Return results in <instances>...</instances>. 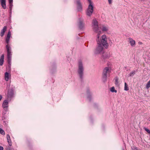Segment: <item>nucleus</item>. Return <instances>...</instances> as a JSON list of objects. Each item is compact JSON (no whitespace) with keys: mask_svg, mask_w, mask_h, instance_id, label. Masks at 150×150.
<instances>
[{"mask_svg":"<svg viewBox=\"0 0 150 150\" xmlns=\"http://www.w3.org/2000/svg\"><path fill=\"white\" fill-rule=\"evenodd\" d=\"M92 27L93 30L96 34L102 32L98 26V22L96 19H93L92 20Z\"/></svg>","mask_w":150,"mask_h":150,"instance_id":"f03ea898","label":"nucleus"},{"mask_svg":"<svg viewBox=\"0 0 150 150\" xmlns=\"http://www.w3.org/2000/svg\"><path fill=\"white\" fill-rule=\"evenodd\" d=\"M7 142L8 143L9 146H11L12 145V143L11 141V139L9 135L8 134L7 135Z\"/></svg>","mask_w":150,"mask_h":150,"instance_id":"2eb2a0df","label":"nucleus"},{"mask_svg":"<svg viewBox=\"0 0 150 150\" xmlns=\"http://www.w3.org/2000/svg\"><path fill=\"white\" fill-rule=\"evenodd\" d=\"M102 56V58L103 59H108L110 57V52H106L103 53Z\"/></svg>","mask_w":150,"mask_h":150,"instance_id":"6e6552de","label":"nucleus"},{"mask_svg":"<svg viewBox=\"0 0 150 150\" xmlns=\"http://www.w3.org/2000/svg\"><path fill=\"white\" fill-rule=\"evenodd\" d=\"M83 21L82 20L80 19L79 20V27L81 29L83 28L84 26V24L83 23Z\"/></svg>","mask_w":150,"mask_h":150,"instance_id":"ddd939ff","label":"nucleus"},{"mask_svg":"<svg viewBox=\"0 0 150 150\" xmlns=\"http://www.w3.org/2000/svg\"><path fill=\"white\" fill-rule=\"evenodd\" d=\"M115 85H116L117 86H119V81H118V79L117 78H115Z\"/></svg>","mask_w":150,"mask_h":150,"instance_id":"b1692460","label":"nucleus"},{"mask_svg":"<svg viewBox=\"0 0 150 150\" xmlns=\"http://www.w3.org/2000/svg\"><path fill=\"white\" fill-rule=\"evenodd\" d=\"M111 70V68L108 67H105L103 70L102 79L104 82H105L106 81L108 76Z\"/></svg>","mask_w":150,"mask_h":150,"instance_id":"7ed1b4c3","label":"nucleus"},{"mask_svg":"<svg viewBox=\"0 0 150 150\" xmlns=\"http://www.w3.org/2000/svg\"><path fill=\"white\" fill-rule=\"evenodd\" d=\"M7 58H11L12 54L11 51L7 52Z\"/></svg>","mask_w":150,"mask_h":150,"instance_id":"6ab92c4d","label":"nucleus"},{"mask_svg":"<svg viewBox=\"0 0 150 150\" xmlns=\"http://www.w3.org/2000/svg\"><path fill=\"white\" fill-rule=\"evenodd\" d=\"M2 107L6 111H7L8 107V102L7 100H5L2 105Z\"/></svg>","mask_w":150,"mask_h":150,"instance_id":"0eeeda50","label":"nucleus"},{"mask_svg":"<svg viewBox=\"0 0 150 150\" xmlns=\"http://www.w3.org/2000/svg\"><path fill=\"white\" fill-rule=\"evenodd\" d=\"M9 74L7 72H6L5 74V79L6 81H8L10 76Z\"/></svg>","mask_w":150,"mask_h":150,"instance_id":"dca6fc26","label":"nucleus"},{"mask_svg":"<svg viewBox=\"0 0 150 150\" xmlns=\"http://www.w3.org/2000/svg\"><path fill=\"white\" fill-rule=\"evenodd\" d=\"M88 0L89 3V4L88 5L86 12V14L88 16H90L92 14L93 11V4L91 0Z\"/></svg>","mask_w":150,"mask_h":150,"instance_id":"20e7f679","label":"nucleus"},{"mask_svg":"<svg viewBox=\"0 0 150 150\" xmlns=\"http://www.w3.org/2000/svg\"><path fill=\"white\" fill-rule=\"evenodd\" d=\"M102 33V32L98 33L96 34V40L97 44L102 45L104 46L105 48H107L109 46L108 43L107 41V38L106 36L103 35L101 37H100V35Z\"/></svg>","mask_w":150,"mask_h":150,"instance_id":"f257e3e1","label":"nucleus"},{"mask_svg":"<svg viewBox=\"0 0 150 150\" xmlns=\"http://www.w3.org/2000/svg\"><path fill=\"white\" fill-rule=\"evenodd\" d=\"M2 96L1 95H0V101L2 99Z\"/></svg>","mask_w":150,"mask_h":150,"instance_id":"473e14b6","label":"nucleus"},{"mask_svg":"<svg viewBox=\"0 0 150 150\" xmlns=\"http://www.w3.org/2000/svg\"><path fill=\"white\" fill-rule=\"evenodd\" d=\"M2 8L4 9H5L6 8V0H0Z\"/></svg>","mask_w":150,"mask_h":150,"instance_id":"9d476101","label":"nucleus"},{"mask_svg":"<svg viewBox=\"0 0 150 150\" xmlns=\"http://www.w3.org/2000/svg\"><path fill=\"white\" fill-rule=\"evenodd\" d=\"M6 150H13V149L10 147H8L7 149Z\"/></svg>","mask_w":150,"mask_h":150,"instance_id":"c756f323","label":"nucleus"},{"mask_svg":"<svg viewBox=\"0 0 150 150\" xmlns=\"http://www.w3.org/2000/svg\"><path fill=\"white\" fill-rule=\"evenodd\" d=\"M104 46L97 44V46L94 51V53L96 54H100L104 53Z\"/></svg>","mask_w":150,"mask_h":150,"instance_id":"423d86ee","label":"nucleus"},{"mask_svg":"<svg viewBox=\"0 0 150 150\" xmlns=\"http://www.w3.org/2000/svg\"><path fill=\"white\" fill-rule=\"evenodd\" d=\"M135 74V71H133L131 72L129 74V76H132Z\"/></svg>","mask_w":150,"mask_h":150,"instance_id":"393cba45","label":"nucleus"},{"mask_svg":"<svg viewBox=\"0 0 150 150\" xmlns=\"http://www.w3.org/2000/svg\"><path fill=\"white\" fill-rule=\"evenodd\" d=\"M77 7L79 11H81L82 10V6L80 2L78 1L77 2Z\"/></svg>","mask_w":150,"mask_h":150,"instance_id":"4468645a","label":"nucleus"},{"mask_svg":"<svg viewBox=\"0 0 150 150\" xmlns=\"http://www.w3.org/2000/svg\"><path fill=\"white\" fill-rule=\"evenodd\" d=\"M110 91L111 92H115L116 93L117 92V91L115 90V88L113 86L110 89Z\"/></svg>","mask_w":150,"mask_h":150,"instance_id":"4be33fe9","label":"nucleus"},{"mask_svg":"<svg viewBox=\"0 0 150 150\" xmlns=\"http://www.w3.org/2000/svg\"><path fill=\"white\" fill-rule=\"evenodd\" d=\"M8 64H10L11 58H7Z\"/></svg>","mask_w":150,"mask_h":150,"instance_id":"c85d7f7f","label":"nucleus"},{"mask_svg":"<svg viewBox=\"0 0 150 150\" xmlns=\"http://www.w3.org/2000/svg\"><path fill=\"white\" fill-rule=\"evenodd\" d=\"M79 69L78 71V73L81 79H82L83 75L84 69L82 62H79L78 65Z\"/></svg>","mask_w":150,"mask_h":150,"instance_id":"39448f33","label":"nucleus"},{"mask_svg":"<svg viewBox=\"0 0 150 150\" xmlns=\"http://www.w3.org/2000/svg\"><path fill=\"white\" fill-rule=\"evenodd\" d=\"M0 133L2 134H5V132L1 128H0Z\"/></svg>","mask_w":150,"mask_h":150,"instance_id":"a878e982","label":"nucleus"},{"mask_svg":"<svg viewBox=\"0 0 150 150\" xmlns=\"http://www.w3.org/2000/svg\"><path fill=\"white\" fill-rule=\"evenodd\" d=\"M87 94L88 96V98L89 99V101H90L91 98V95L90 94V92L89 91H87Z\"/></svg>","mask_w":150,"mask_h":150,"instance_id":"a211bd4d","label":"nucleus"},{"mask_svg":"<svg viewBox=\"0 0 150 150\" xmlns=\"http://www.w3.org/2000/svg\"><path fill=\"white\" fill-rule=\"evenodd\" d=\"M7 29V27L6 26H4L3 28L1 30L0 33V36L1 37H3L4 35L5 32L6 31Z\"/></svg>","mask_w":150,"mask_h":150,"instance_id":"9b49d317","label":"nucleus"},{"mask_svg":"<svg viewBox=\"0 0 150 150\" xmlns=\"http://www.w3.org/2000/svg\"><path fill=\"white\" fill-rule=\"evenodd\" d=\"M10 38H8L6 37V42L8 44V43H9V41Z\"/></svg>","mask_w":150,"mask_h":150,"instance_id":"cd10ccee","label":"nucleus"},{"mask_svg":"<svg viewBox=\"0 0 150 150\" xmlns=\"http://www.w3.org/2000/svg\"><path fill=\"white\" fill-rule=\"evenodd\" d=\"M8 1L10 5V9L11 10V8L13 5L12 4L13 0H8Z\"/></svg>","mask_w":150,"mask_h":150,"instance_id":"5701e85b","label":"nucleus"},{"mask_svg":"<svg viewBox=\"0 0 150 150\" xmlns=\"http://www.w3.org/2000/svg\"><path fill=\"white\" fill-rule=\"evenodd\" d=\"M108 30V28L104 25H103L102 27V30L103 31L106 32Z\"/></svg>","mask_w":150,"mask_h":150,"instance_id":"f3484780","label":"nucleus"},{"mask_svg":"<svg viewBox=\"0 0 150 150\" xmlns=\"http://www.w3.org/2000/svg\"><path fill=\"white\" fill-rule=\"evenodd\" d=\"M4 54H2L0 58V66H2L4 63Z\"/></svg>","mask_w":150,"mask_h":150,"instance_id":"f8f14e48","label":"nucleus"},{"mask_svg":"<svg viewBox=\"0 0 150 150\" xmlns=\"http://www.w3.org/2000/svg\"><path fill=\"white\" fill-rule=\"evenodd\" d=\"M108 1L110 4L112 3V0H108Z\"/></svg>","mask_w":150,"mask_h":150,"instance_id":"7c9ffc66","label":"nucleus"},{"mask_svg":"<svg viewBox=\"0 0 150 150\" xmlns=\"http://www.w3.org/2000/svg\"><path fill=\"white\" fill-rule=\"evenodd\" d=\"M11 36V33L10 31H9L7 36V37L10 38Z\"/></svg>","mask_w":150,"mask_h":150,"instance_id":"bb28decb","label":"nucleus"},{"mask_svg":"<svg viewBox=\"0 0 150 150\" xmlns=\"http://www.w3.org/2000/svg\"><path fill=\"white\" fill-rule=\"evenodd\" d=\"M124 90L125 91H128L129 90L128 86L126 83H125Z\"/></svg>","mask_w":150,"mask_h":150,"instance_id":"412c9836","label":"nucleus"},{"mask_svg":"<svg viewBox=\"0 0 150 150\" xmlns=\"http://www.w3.org/2000/svg\"><path fill=\"white\" fill-rule=\"evenodd\" d=\"M6 48L7 50V52H11V47L8 46V45H6Z\"/></svg>","mask_w":150,"mask_h":150,"instance_id":"aec40b11","label":"nucleus"},{"mask_svg":"<svg viewBox=\"0 0 150 150\" xmlns=\"http://www.w3.org/2000/svg\"><path fill=\"white\" fill-rule=\"evenodd\" d=\"M4 148L3 147L0 146V150H3Z\"/></svg>","mask_w":150,"mask_h":150,"instance_id":"2f4dec72","label":"nucleus"},{"mask_svg":"<svg viewBox=\"0 0 150 150\" xmlns=\"http://www.w3.org/2000/svg\"><path fill=\"white\" fill-rule=\"evenodd\" d=\"M128 42L130 43L131 46L132 47H134L135 46V42L131 38H129Z\"/></svg>","mask_w":150,"mask_h":150,"instance_id":"1a4fd4ad","label":"nucleus"}]
</instances>
